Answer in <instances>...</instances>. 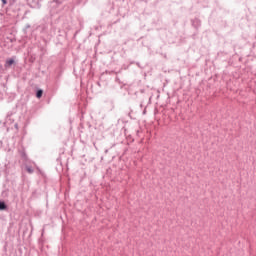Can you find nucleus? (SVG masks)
I'll return each mask as SVG.
<instances>
[{"instance_id": "4", "label": "nucleus", "mask_w": 256, "mask_h": 256, "mask_svg": "<svg viewBox=\"0 0 256 256\" xmlns=\"http://www.w3.org/2000/svg\"><path fill=\"white\" fill-rule=\"evenodd\" d=\"M26 171L29 173V174H33V168L27 166L26 167Z\"/></svg>"}, {"instance_id": "1", "label": "nucleus", "mask_w": 256, "mask_h": 256, "mask_svg": "<svg viewBox=\"0 0 256 256\" xmlns=\"http://www.w3.org/2000/svg\"><path fill=\"white\" fill-rule=\"evenodd\" d=\"M15 63V60H13V59H10V60H8V61H6V67H10V66H12L13 64Z\"/></svg>"}, {"instance_id": "5", "label": "nucleus", "mask_w": 256, "mask_h": 256, "mask_svg": "<svg viewBox=\"0 0 256 256\" xmlns=\"http://www.w3.org/2000/svg\"><path fill=\"white\" fill-rule=\"evenodd\" d=\"M3 5H7L8 4V1L7 0H1Z\"/></svg>"}, {"instance_id": "2", "label": "nucleus", "mask_w": 256, "mask_h": 256, "mask_svg": "<svg viewBox=\"0 0 256 256\" xmlns=\"http://www.w3.org/2000/svg\"><path fill=\"white\" fill-rule=\"evenodd\" d=\"M7 209V205L5 202L0 201V210H6Z\"/></svg>"}, {"instance_id": "3", "label": "nucleus", "mask_w": 256, "mask_h": 256, "mask_svg": "<svg viewBox=\"0 0 256 256\" xmlns=\"http://www.w3.org/2000/svg\"><path fill=\"white\" fill-rule=\"evenodd\" d=\"M37 98H42L43 97V90H38L36 93Z\"/></svg>"}]
</instances>
